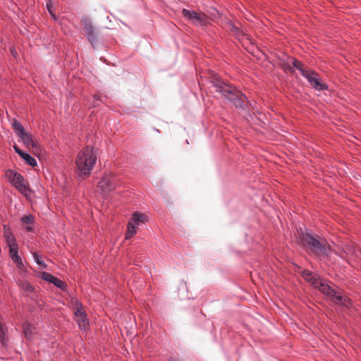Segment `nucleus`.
I'll list each match as a JSON object with an SVG mask.
<instances>
[{
	"label": "nucleus",
	"instance_id": "nucleus-1",
	"mask_svg": "<svg viewBox=\"0 0 361 361\" xmlns=\"http://www.w3.org/2000/svg\"><path fill=\"white\" fill-rule=\"evenodd\" d=\"M298 243L314 259L324 261L332 255V247L327 240L311 230H301L298 233Z\"/></svg>",
	"mask_w": 361,
	"mask_h": 361
},
{
	"label": "nucleus",
	"instance_id": "nucleus-2",
	"mask_svg": "<svg viewBox=\"0 0 361 361\" xmlns=\"http://www.w3.org/2000/svg\"><path fill=\"white\" fill-rule=\"evenodd\" d=\"M215 91L221 94L226 99L231 102L236 108L246 110L250 101L248 98L235 87L226 83L224 81L218 79L213 85Z\"/></svg>",
	"mask_w": 361,
	"mask_h": 361
},
{
	"label": "nucleus",
	"instance_id": "nucleus-3",
	"mask_svg": "<svg viewBox=\"0 0 361 361\" xmlns=\"http://www.w3.org/2000/svg\"><path fill=\"white\" fill-rule=\"evenodd\" d=\"M97 159L96 152L92 147L87 146L80 151L75 160L79 176L83 178L89 176Z\"/></svg>",
	"mask_w": 361,
	"mask_h": 361
},
{
	"label": "nucleus",
	"instance_id": "nucleus-4",
	"mask_svg": "<svg viewBox=\"0 0 361 361\" xmlns=\"http://www.w3.org/2000/svg\"><path fill=\"white\" fill-rule=\"evenodd\" d=\"M6 177L16 189L23 195L27 197L32 192L29 183L18 172L13 169H8L6 171Z\"/></svg>",
	"mask_w": 361,
	"mask_h": 361
},
{
	"label": "nucleus",
	"instance_id": "nucleus-5",
	"mask_svg": "<svg viewBox=\"0 0 361 361\" xmlns=\"http://www.w3.org/2000/svg\"><path fill=\"white\" fill-rule=\"evenodd\" d=\"M182 15L197 27L206 26L209 23V17L204 13H197L193 10L183 8Z\"/></svg>",
	"mask_w": 361,
	"mask_h": 361
},
{
	"label": "nucleus",
	"instance_id": "nucleus-6",
	"mask_svg": "<svg viewBox=\"0 0 361 361\" xmlns=\"http://www.w3.org/2000/svg\"><path fill=\"white\" fill-rule=\"evenodd\" d=\"M81 23L83 25L87 41L91 44L93 48H95L97 43V31L92 23L90 18H82Z\"/></svg>",
	"mask_w": 361,
	"mask_h": 361
},
{
	"label": "nucleus",
	"instance_id": "nucleus-7",
	"mask_svg": "<svg viewBox=\"0 0 361 361\" xmlns=\"http://www.w3.org/2000/svg\"><path fill=\"white\" fill-rule=\"evenodd\" d=\"M310 84L312 88L317 91H324L329 90V85L322 82L319 74L313 70H309L303 76Z\"/></svg>",
	"mask_w": 361,
	"mask_h": 361
},
{
	"label": "nucleus",
	"instance_id": "nucleus-8",
	"mask_svg": "<svg viewBox=\"0 0 361 361\" xmlns=\"http://www.w3.org/2000/svg\"><path fill=\"white\" fill-rule=\"evenodd\" d=\"M98 187L102 190L104 195L116 189L115 177L111 174L104 176L98 182Z\"/></svg>",
	"mask_w": 361,
	"mask_h": 361
},
{
	"label": "nucleus",
	"instance_id": "nucleus-9",
	"mask_svg": "<svg viewBox=\"0 0 361 361\" xmlns=\"http://www.w3.org/2000/svg\"><path fill=\"white\" fill-rule=\"evenodd\" d=\"M75 320L80 329H85L89 324L87 314L82 310V304L78 300H75Z\"/></svg>",
	"mask_w": 361,
	"mask_h": 361
},
{
	"label": "nucleus",
	"instance_id": "nucleus-10",
	"mask_svg": "<svg viewBox=\"0 0 361 361\" xmlns=\"http://www.w3.org/2000/svg\"><path fill=\"white\" fill-rule=\"evenodd\" d=\"M16 283L19 288L23 292V295L32 300H36L37 295L35 287L25 279H18Z\"/></svg>",
	"mask_w": 361,
	"mask_h": 361
},
{
	"label": "nucleus",
	"instance_id": "nucleus-11",
	"mask_svg": "<svg viewBox=\"0 0 361 361\" xmlns=\"http://www.w3.org/2000/svg\"><path fill=\"white\" fill-rule=\"evenodd\" d=\"M227 29L231 34L240 42H243L245 39H250L249 36L246 34L245 30L238 27L231 20H228Z\"/></svg>",
	"mask_w": 361,
	"mask_h": 361
},
{
	"label": "nucleus",
	"instance_id": "nucleus-12",
	"mask_svg": "<svg viewBox=\"0 0 361 361\" xmlns=\"http://www.w3.org/2000/svg\"><path fill=\"white\" fill-rule=\"evenodd\" d=\"M9 256L21 273H25L27 271V269L24 266L22 258L18 255V245L9 247Z\"/></svg>",
	"mask_w": 361,
	"mask_h": 361
},
{
	"label": "nucleus",
	"instance_id": "nucleus-13",
	"mask_svg": "<svg viewBox=\"0 0 361 361\" xmlns=\"http://www.w3.org/2000/svg\"><path fill=\"white\" fill-rule=\"evenodd\" d=\"M288 60L286 63H284V68L286 70V71H288L290 73H293V67L290 65V63L292 64V66L295 68L296 69H298L301 75H302V77L305 75V73H307V72L309 71V70H306V69H304L303 67H302V63L298 61V59H296L295 58H293V57H289L288 58Z\"/></svg>",
	"mask_w": 361,
	"mask_h": 361
},
{
	"label": "nucleus",
	"instance_id": "nucleus-14",
	"mask_svg": "<svg viewBox=\"0 0 361 361\" xmlns=\"http://www.w3.org/2000/svg\"><path fill=\"white\" fill-rule=\"evenodd\" d=\"M41 278L46 281L49 282L50 283L54 284L56 287L58 288H60L61 290H63L66 288V284L65 282L59 279V278L54 276L50 273L43 271L41 274Z\"/></svg>",
	"mask_w": 361,
	"mask_h": 361
},
{
	"label": "nucleus",
	"instance_id": "nucleus-15",
	"mask_svg": "<svg viewBox=\"0 0 361 361\" xmlns=\"http://www.w3.org/2000/svg\"><path fill=\"white\" fill-rule=\"evenodd\" d=\"M319 290L325 295L331 298L332 302L335 300V298L338 293L332 288L329 284L320 280L318 283V286H316Z\"/></svg>",
	"mask_w": 361,
	"mask_h": 361
},
{
	"label": "nucleus",
	"instance_id": "nucleus-16",
	"mask_svg": "<svg viewBox=\"0 0 361 361\" xmlns=\"http://www.w3.org/2000/svg\"><path fill=\"white\" fill-rule=\"evenodd\" d=\"M3 228L4 237L8 247H11V246H17L18 243L16 241V238L14 236L11 228L8 225L4 224Z\"/></svg>",
	"mask_w": 361,
	"mask_h": 361
},
{
	"label": "nucleus",
	"instance_id": "nucleus-17",
	"mask_svg": "<svg viewBox=\"0 0 361 361\" xmlns=\"http://www.w3.org/2000/svg\"><path fill=\"white\" fill-rule=\"evenodd\" d=\"M20 221L26 231H34L35 217L33 215L30 214L25 215L20 218Z\"/></svg>",
	"mask_w": 361,
	"mask_h": 361
},
{
	"label": "nucleus",
	"instance_id": "nucleus-18",
	"mask_svg": "<svg viewBox=\"0 0 361 361\" xmlns=\"http://www.w3.org/2000/svg\"><path fill=\"white\" fill-rule=\"evenodd\" d=\"M302 276L305 281L312 283L315 287L318 286V283L320 281L319 278L315 274L307 269L302 271Z\"/></svg>",
	"mask_w": 361,
	"mask_h": 361
},
{
	"label": "nucleus",
	"instance_id": "nucleus-19",
	"mask_svg": "<svg viewBox=\"0 0 361 361\" xmlns=\"http://www.w3.org/2000/svg\"><path fill=\"white\" fill-rule=\"evenodd\" d=\"M23 331L25 337L30 341L33 338L34 326L28 322H25L23 326Z\"/></svg>",
	"mask_w": 361,
	"mask_h": 361
},
{
	"label": "nucleus",
	"instance_id": "nucleus-20",
	"mask_svg": "<svg viewBox=\"0 0 361 361\" xmlns=\"http://www.w3.org/2000/svg\"><path fill=\"white\" fill-rule=\"evenodd\" d=\"M334 302L336 304H340L345 307H350L352 304V301L348 297L338 293L336 296Z\"/></svg>",
	"mask_w": 361,
	"mask_h": 361
},
{
	"label": "nucleus",
	"instance_id": "nucleus-21",
	"mask_svg": "<svg viewBox=\"0 0 361 361\" xmlns=\"http://www.w3.org/2000/svg\"><path fill=\"white\" fill-rule=\"evenodd\" d=\"M12 128L18 137L21 136L26 133L22 124L16 118H13L11 122Z\"/></svg>",
	"mask_w": 361,
	"mask_h": 361
},
{
	"label": "nucleus",
	"instance_id": "nucleus-22",
	"mask_svg": "<svg viewBox=\"0 0 361 361\" xmlns=\"http://www.w3.org/2000/svg\"><path fill=\"white\" fill-rule=\"evenodd\" d=\"M20 157L30 166L34 167L37 164L36 159L26 152H23Z\"/></svg>",
	"mask_w": 361,
	"mask_h": 361
},
{
	"label": "nucleus",
	"instance_id": "nucleus-23",
	"mask_svg": "<svg viewBox=\"0 0 361 361\" xmlns=\"http://www.w3.org/2000/svg\"><path fill=\"white\" fill-rule=\"evenodd\" d=\"M145 218L146 216L145 214H142L138 212H135L133 213L130 222H133V224L137 226L140 223L145 221Z\"/></svg>",
	"mask_w": 361,
	"mask_h": 361
},
{
	"label": "nucleus",
	"instance_id": "nucleus-24",
	"mask_svg": "<svg viewBox=\"0 0 361 361\" xmlns=\"http://www.w3.org/2000/svg\"><path fill=\"white\" fill-rule=\"evenodd\" d=\"M137 226L133 224V222H128L127 232L126 233V239H130L136 233Z\"/></svg>",
	"mask_w": 361,
	"mask_h": 361
},
{
	"label": "nucleus",
	"instance_id": "nucleus-25",
	"mask_svg": "<svg viewBox=\"0 0 361 361\" xmlns=\"http://www.w3.org/2000/svg\"><path fill=\"white\" fill-rule=\"evenodd\" d=\"M21 140L23 142V143L27 145V147L29 146H32L34 147V142H33V139L32 137V136L28 134L27 132L25 133H24L23 135H22L21 136L19 137Z\"/></svg>",
	"mask_w": 361,
	"mask_h": 361
},
{
	"label": "nucleus",
	"instance_id": "nucleus-26",
	"mask_svg": "<svg viewBox=\"0 0 361 361\" xmlns=\"http://www.w3.org/2000/svg\"><path fill=\"white\" fill-rule=\"evenodd\" d=\"M32 254L34 261L35 262L36 264H37L42 268L47 267V264L42 260V257L39 255H38L36 252H34Z\"/></svg>",
	"mask_w": 361,
	"mask_h": 361
},
{
	"label": "nucleus",
	"instance_id": "nucleus-27",
	"mask_svg": "<svg viewBox=\"0 0 361 361\" xmlns=\"http://www.w3.org/2000/svg\"><path fill=\"white\" fill-rule=\"evenodd\" d=\"M5 336H6V330L3 327L1 323L0 322V342H1V344L4 347L7 345Z\"/></svg>",
	"mask_w": 361,
	"mask_h": 361
},
{
	"label": "nucleus",
	"instance_id": "nucleus-28",
	"mask_svg": "<svg viewBox=\"0 0 361 361\" xmlns=\"http://www.w3.org/2000/svg\"><path fill=\"white\" fill-rule=\"evenodd\" d=\"M101 102H102V99H101L100 96L94 95L93 101H92V106L96 107V106H99Z\"/></svg>",
	"mask_w": 361,
	"mask_h": 361
},
{
	"label": "nucleus",
	"instance_id": "nucleus-29",
	"mask_svg": "<svg viewBox=\"0 0 361 361\" xmlns=\"http://www.w3.org/2000/svg\"><path fill=\"white\" fill-rule=\"evenodd\" d=\"M53 5L51 1L49 0L47 2V9L49 13H51Z\"/></svg>",
	"mask_w": 361,
	"mask_h": 361
},
{
	"label": "nucleus",
	"instance_id": "nucleus-30",
	"mask_svg": "<svg viewBox=\"0 0 361 361\" xmlns=\"http://www.w3.org/2000/svg\"><path fill=\"white\" fill-rule=\"evenodd\" d=\"M13 149L19 156H20L22 153L24 152L21 150L16 145H13Z\"/></svg>",
	"mask_w": 361,
	"mask_h": 361
},
{
	"label": "nucleus",
	"instance_id": "nucleus-31",
	"mask_svg": "<svg viewBox=\"0 0 361 361\" xmlns=\"http://www.w3.org/2000/svg\"><path fill=\"white\" fill-rule=\"evenodd\" d=\"M167 361H183V360L178 357L170 356Z\"/></svg>",
	"mask_w": 361,
	"mask_h": 361
},
{
	"label": "nucleus",
	"instance_id": "nucleus-32",
	"mask_svg": "<svg viewBox=\"0 0 361 361\" xmlns=\"http://www.w3.org/2000/svg\"><path fill=\"white\" fill-rule=\"evenodd\" d=\"M11 54H12L13 56H16V55H17V51L15 50V49H14V48H12V49H11Z\"/></svg>",
	"mask_w": 361,
	"mask_h": 361
},
{
	"label": "nucleus",
	"instance_id": "nucleus-33",
	"mask_svg": "<svg viewBox=\"0 0 361 361\" xmlns=\"http://www.w3.org/2000/svg\"><path fill=\"white\" fill-rule=\"evenodd\" d=\"M51 17L56 20L57 19L55 13L53 12V11H51V13H50Z\"/></svg>",
	"mask_w": 361,
	"mask_h": 361
}]
</instances>
